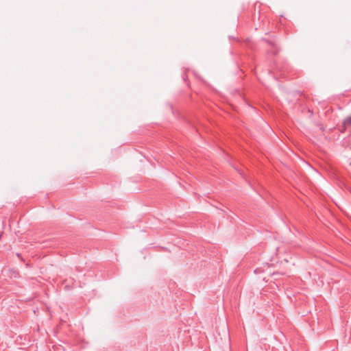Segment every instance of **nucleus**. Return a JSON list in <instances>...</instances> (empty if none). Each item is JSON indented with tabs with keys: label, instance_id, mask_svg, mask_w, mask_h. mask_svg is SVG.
Returning <instances> with one entry per match:
<instances>
[{
	"label": "nucleus",
	"instance_id": "nucleus-2",
	"mask_svg": "<svg viewBox=\"0 0 351 351\" xmlns=\"http://www.w3.org/2000/svg\"><path fill=\"white\" fill-rule=\"evenodd\" d=\"M267 42L273 47V49L271 51V53H273L274 55H276L278 53V50L277 49L275 43L273 41L267 40Z\"/></svg>",
	"mask_w": 351,
	"mask_h": 351
},
{
	"label": "nucleus",
	"instance_id": "nucleus-1",
	"mask_svg": "<svg viewBox=\"0 0 351 351\" xmlns=\"http://www.w3.org/2000/svg\"><path fill=\"white\" fill-rule=\"evenodd\" d=\"M345 129H351V116L346 118L343 121Z\"/></svg>",
	"mask_w": 351,
	"mask_h": 351
}]
</instances>
